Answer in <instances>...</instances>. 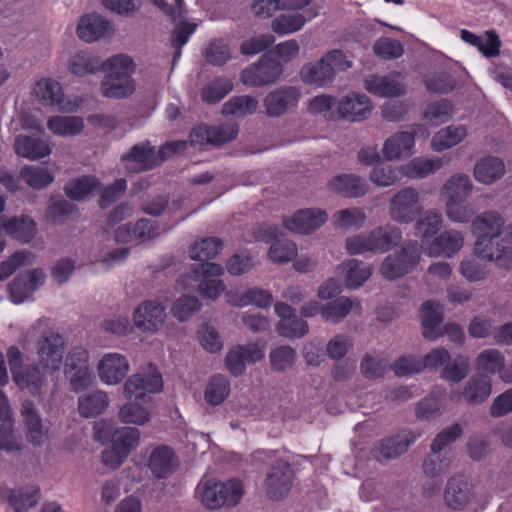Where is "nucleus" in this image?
<instances>
[{"instance_id":"nucleus-27","label":"nucleus","mask_w":512,"mask_h":512,"mask_svg":"<svg viewBox=\"0 0 512 512\" xmlns=\"http://www.w3.org/2000/svg\"><path fill=\"white\" fill-rule=\"evenodd\" d=\"M327 186L330 191L348 198L360 197L368 192L366 180L354 174L334 176L328 181Z\"/></svg>"},{"instance_id":"nucleus-24","label":"nucleus","mask_w":512,"mask_h":512,"mask_svg":"<svg viewBox=\"0 0 512 512\" xmlns=\"http://www.w3.org/2000/svg\"><path fill=\"white\" fill-rule=\"evenodd\" d=\"M492 393V380L488 375H474L464 384L460 393L452 392L451 400H458L462 397L469 405H480L484 403Z\"/></svg>"},{"instance_id":"nucleus-1","label":"nucleus","mask_w":512,"mask_h":512,"mask_svg":"<svg viewBox=\"0 0 512 512\" xmlns=\"http://www.w3.org/2000/svg\"><path fill=\"white\" fill-rule=\"evenodd\" d=\"M402 239L401 230L392 224L378 226L368 233L348 237L345 245L349 254L358 255L366 252L385 253L397 246Z\"/></svg>"},{"instance_id":"nucleus-51","label":"nucleus","mask_w":512,"mask_h":512,"mask_svg":"<svg viewBox=\"0 0 512 512\" xmlns=\"http://www.w3.org/2000/svg\"><path fill=\"white\" fill-rule=\"evenodd\" d=\"M297 360L296 350L289 345H280L269 352L270 368L274 372L283 373L292 369Z\"/></svg>"},{"instance_id":"nucleus-2","label":"nucleus","mask_w":512,"mask_h":512,"mask_svg":"<svg viewBox=\"0 0 512 512\" xmlns=\"http://www.w3.org/2000/svg\"><path fill=\"white\" fill-rule=\"evenodd\" d=\"M224 269L221 265L213 262H205L195 266L191 271L182 275L177 280V288L187 290L196 282L198 292L203 298L216 301L226 290L225 283L217 279L222 276Z\"/></svg>"},{"instance_id":"nucleus-42","label":"nucleus","mask_w":512,"mask_h":512,"mask_svg":"<svg viewBox=\"0 0 512 512\" xmlns=\"http://www.w3.org/2000/svg\"><path fill=\"white\" fill-rule=\"evenodd\" d=\"M34 93L44 105L61 107L64 102V92L61 84L51 78L40 79L35 84Z\"/></svg>"},{"instance_id":"nucleus-52","label":"nucleus","mask_w":512,"mask_h":512,"mask_svg":"<svg viewBox=\"0 0 512 512\" xmlns=\"http://www.w3.org/2000/svg\"><path fill=\"white\" fill-rule=\"evenodd\" d=\"M230 393L229 380L221 375H214L209 379L204 390L206 402L212 406L222 404Z\"/></svg>"},{"instance_id":"nucleus-50","label":"nucleus","mask_w":512,"mask_h":512,"mask_svg":"<svg viewBox=\"0 0 512 512\" xmlns=\"http://www.w3.org/2000/svg\"><path fill=\"white\" fill-rule=\"evenodd\" d=\"M47 128L57 136L71 137L83 130L84 123L80 117L57 115L48 119Z\"/></svg>"},{"instance_id":"nucleus-38","label":"nucleus","mask_w":512,"mask_h":512,"mask_svg":"<svg viewBox=\"0 0 512 512\" xmlns=\"http://www.w3.org/2000/svg\"><path fill=\"white\" fill-rule=\"evenodd\" d=\"M344 277L345 285L349 289H356L362 286L372 274L371 266L356 259L343 262L338 267Z\"/></svg>"},{"instance_id":"nucleus-28","label":"nucleus","mask_w":512,"mask_h":512,"mask_svg":"<svg viewBox=\"0 0 512 512\" xmlns=\"http://www.w3.org/2000/svg\"><path fill=\"white\" fill-rule=\"evenodd\" d=\"M504 217L495 211H485L472 220V232L477 238H498L504 228Z\"/></svg>"},{"instance_id":"nucleus-60","label":"nucleus","mask_w":512,"mask_h":512,"mask_svg":"<svg viewBox=\"0 0 512 512\" xmlns=\"http://www.w3.org/2000/svg\"><path fill=\"white\" fill-rule=\"evenodd\" d=\"M495 239L496 238H477L474 253L487 262L501 259L509 250L495 241Z\"/></svg>"},{"instance_id":"nucleus-47","label":"nucleus","mask_w":512,"mask_h":512,"mask_svg":"<svg viewBox=\"0 0 512 512\" xmlns=\"http://www.w3.org/2000/svg\"><path fill=\"white\" fill-rule=\"evenodd\" d=\"M100 70L105 72V76L133 78L136 64L129 55L117 54L101 62Z\"/></svg>"},{"instance_id":"nucleus-5","label":"nucleus","mask_w":512,"mask_h":512,"mask_svg":"<svg viewBox=\"0 0 512 512\" xmlns=\"http://www.w3.org/2000/svg\"><path fill=\"white\" fill-rule=\"evenodd\" d=\"M167 320L166 307L156 299L141 301L133 310V326L145 335L160 332Z\"/></svg>"},{"instance_id":"nucleus-61","label":"nucleus","mask_w":512,"mask_h":512,"mask_svg":"<svg viewBox=\"0 0 512 512\" xmlns=\"http://www.w3.org/2000/svg\"><path fill=\"white\" fill-rule=\"evenodd\" d=\"M450 462V451L443 452L431 449L430 454L423 462V472L428 477H437L448 470Z\"/></svg>"},{"instance_id":"nucleus-11","label":"nucleus","mask_w":512,"mask_h":512,"mask_svg":"<svg viewBox=\"0 0 512 512\" xmlns=\"http://www.w3.org/2000/svg\"><path fill=\"white\" fill-rule=\"evenodd\" d=\"M20 415L27 441L37 447L46 445L50 440V428L44 424L38 409L31 400L22 402Z\"/></svg>"},{"instance_id":"nucleus-33","label":"nucleus","mask_w":512,"mask_h":512,"mask_svg":"<svg viewBox=\"0 0 512 512\" xmlns=\"http://www.w3.org/2000/svg\"><path fill=\"white\" fill-rule=\"evenodd\" d=\"M505 174V164L502 159L487 156L476 162L473 175L477 182L491 185L500 180Z\"/></svg>"},{"instance_id":"nucleus-4","label":"nucleus","mask_w":512,"mask_h":512,"mask_svg":"<svg viewBox=\"0 0 512 512\" xmlns=\"http://www.w3.org/2000/svg\"><path fill=\"white\" fill-rule=\"evenodd\" d=\"M420 257L419 244L416 241H407L400 249L383 259L380 273L387 280L401 278L414 270Z\"/></svg>"},{"instance_id":"nucleus-30","label":"nucleus","mask_w":512,"mask_h":512,"mask_svg":"<svg viewBox=\"0 0 512 512\" xmlns=\"http://www.w3.org/2000/svg\"><path fill=\"white\" fill-rule=\"evenodd\" d=\"M361 311L362 306L358 299L342 296L323 305L321 315L326 321L336 324L341 322L349 313L358 315Z\"/></svg>"},{"instance_id":"nucleus-63","label":"nucleus","mask_w":512,"mask_h":512,"mask_svg":"<svg viewBox=\"0 0 512 512\" xmlns=\"http://www.w3.org/2000/svg\"><path fill=\"white\" fill-rule=\"evenodd\" d=\"M297 254V246L290 240H275L268 250L269 260L276 264L288 263L294 260Z\"/></svg>"},{"instance_id":"nucleus-15","label":"nucleus","mask_w":512,"mask_h":512,"mask_svg":"<svg viewBox=\"0 0 512 512\" xmlns=\"http://www.w3.org/2000/svg\"><path fill=\"white\" fill-rule=\"evenodd\" d=\"M21 437L15 431V418L7 395L0 390V449L13 452L21 449Z\"/></svg>"},{"instance_id":"nucleus-22","label":"nucleus","mask_w":512,"mask_h":512,"mask_svg":"<svg viewBox=\"0 0 512 512\" xmlns=\"http://www.w3.org/2000/svg\"><path fill=\"white\" fill-rule=\"evenodd\" d=\"M341 118L356 122L368 118L372 112V103L363 93L350 92L343 96L337 105Z\"/></svg>"},{"instance_id":"nucleus-3","label":"nucleus","mask_w":512,"mask_h":512,"mask_svg":"<svg viewBox=\"0 0 512 512\" xmlns=\"http://www.w3.org/2000/svg\"><path fill=\"white\" fill-rule=\"evenodd\" d=\"M95 439L104 444L110 442L126 455L136 449L140 443L141 432L133 427H118L112 420L102 419L94 425Z\"/></svg>"},{"instance_id":"nucleus-6","label":"nucleus","mask_w":512,"mask_h":512,"mask_svg":"<svg viewBox=\"0 0 512 512\" xmlns=\"http://www.w3.org/2000/svg\"><path fill=\"white\" fill-rule=\"evenodd\" d=\"M421 210L420 192L411 186L398 190L388 202L389 217L399 224L413 222Z\"/></svg>"},{"instance_id":"nucleus-37","label":"nucleus","mask_w":512,"mask_h":512,"mask_svg":"<svg viewBox=\"0 0 512 512\" xmlns=\"http://www.w3.org/2000/svg\"><path fill=\"white\" fill-rule=\"evenodd\" d=\"M300 77L305 84L319 88L331 85L335 79L323 56L316 62L305 64L300 71Z\"/></svg>"},{"instance_id":"nucleus-41","label":"nucleus","mask_w":512,"mask_h":512,"mask_svg":"<svg viewBox=\"0 0 512 512\" xmlns=\"http://www.w3.org/2000/svg\"><path fill=\"white\" fill-rule=\"evenodd\" d=\"M443 166L440 158L417 157L400 167L401 175L410 179H423Z\"/></svg>"},{"instance_id":"nucleus-9","label":"nucleus","mask_w":512,"mask_h":512,"mask_svg":"<svg viewBox=\"0 0 512 512\" xmlns=\"http://www.w3.org/2000/svg\"><path fill=\"white\" fill-rule=\"evenodd\" d=\"M283 73L281 63L262 56L256 63L246 67L241 73V81L251 87H262L276 82Z\"/></svg>"},{"instance_id":"nucleus-32","label":"nucleus","mask_w":512,"mask_h":512,"mask_svg":"<svg viewBox=\"0 0 512 512\" xmlns=\"http://www.w3.org/2000/svg\"><path fill=\"white\" fill-rule=\"evenodd\" d=\"M423 336L426 339L435 340L442 336L440 327L442 322V306L434 301H426L420 310Z\"/></svg>"},{"instance_id":"nucleus-26","label":"nucleus","mask_w":512,"mask_h":512,"mask_svg":"<svg viewBox=\"0 0 512 512\" xmlns=\"http://www.w3.org/2000/svg\"><path fill=\"white\" fill-rule=\"evenodd\" d=\"M147 466L155 478H167L177 470L179 459L171 447L160 445L152 449Z\"/></svg>"},{"instance_id":"nucleus-49","label":"nucleus","mask_w":512,"mask_h":512,"mask_svg":"<svg viewBox=\"0 0 512 512\" xmlns=\"http://www.w3.org/2000/svg\"><path fill=\"white\" fill-rule=\"evenodd\" d=\"M258 105V100L253 96H234L223 104L222 114L242 118L255 113Z\"/></svg>"},{"instance_id":"nucleus-19","label":"nucleus","mask_w":512,"mask_h":512,"mask_svg":"<svg viewBox=\"0 0 512 512\" xmlns=\"http://www.w3.org/2000/svg\"><path fill=\"white\" fill-rule=\"evenodd\" d=\"M125 169L130 172H140L160 165L161 158L148 142L133 146L129 153L121 158Z\"/></svg>"},{"instance_id":"nucleus-20","label":"nucleus","mask_w":512,"mask_h":512,"mask_svg":"<svg viewBox=\"0 0 512 512\" xmlns=\"http://www.w3.org/2000/svg\"><path fill=\"white\" fill-rule=\"evenodd\" d=\"M418 434L411 430H403L396 435L383 439L372 451L377 460H392L404 454L415 442Z\"/></svg>"},{"instance_id":"nucleus-54","label":"nucleus","mask_w":512,"mask_h":512,"mask_svg":"<svg viewBox=\"0 0 512 512\" xmlns=\"http://www.w3.org/2000/svg\"><path fill=\"white\" fill-rule=\"evenodd\" d=\"M459 272L469 282H480L486 279L489 269L483 259L474 253L460 262Z\"/></svg>"},{"instance_id":"nucleus-40","label":"nucleus","mask_w":512,"mask_h":512,"mask_svg":"<svg viewBox=\"0 0 512 512\" xmlns=\"http://www.w3.org/2000/svg\"><path fill=\"white\" fill-rule=\"evenodd\" d=\"M136 89L133 78L104 76L100 84L101 94L106 98L124 99L130 97Z\"/></svg>"},{"instance_id":"nucleus-59","label":"nucleus","mask_w":512,"mask_h":512,"mask_svg":"<svg viewBox=\"0 0 512 512\" xmlns=\"http://www.w3.org/2000/svg\"><path fill=\"white\" fill-rule=\"evenodd\" d=\"M222 492V482L216 480H207L199 487L201 502L209 509H217L225 505L226 498Z\"/></svg>"},{"instance_id":"nucleus-12","label":"nucleus","mask_w":512,"mask_h":512,"mask_svg":"<svg viewBox=\"0 0 512 512\" xmlns=\"http://www.w3.org/2000/svg\"><path fill=\"white\" fill-rule=\"evenodd\" d=\"M294 472L289 463L277 461L266 475L265 492L272 500H280L288 495L292 488Z\"/></svg>"},{"instance_id":"nucleus-36","label":"nucleus","mask_w":512,"mask_h":512,"mask_svg":"<svg viewBox=\"0 0 512 512\" xmlns=\"http://www.w3.org/2000/svg\"><path fill=\"white\" fill-rule=\"evenodd\" d=\"M14 151L19 157L35 161L50 155L52 149L45 140L20 135L15 139Z\"/></svg>"},{"instance_id":"nucleus-10","label":"nucleus","mask_w":512,"mask_h":512,"mask_svg":"<svg viewBox=\"0 0 512 512\" xmlns=\"http://www.w3.org/2000/svg\"><path fill=\"white\" fill-rule=\"evenodd\" d=\"M301 98L298 88L283 85L268 92L263 99V107L268 117L278 118L294 110Z\"/></svg>"},{"instance_id":"nucleus-56","label":"nucleus","mask_w":512,"mask_h":512,"mask_svg":"<svg viewBox=\"0 0 512 512\" xmlns=\"http://www.w3.org/2000/svg\"><path fill=\"white\" fill-rule=\"evenodd\" d=\"M222 246L221 240L215 237L197 240L190 248V258L197 261H207L218 255Z\"/></svg>"},{"instance_id":"nucleus-31","label":"nucleus","mask_w":512,"mask_h":512,"mask_svg":"<svg viewBox=\"0 0 512 512\" xmlns=\"http://www.w3.org/2000/svg\"><path fill=\"white\" fill-rule=\"evenodd\" d=\"M109 31L110 23L98 14L83 16L76 29L78 37L87 43L105 37Z\"/></svg>"},{"instance_id":"nucleus-13","label":"nucleus","mask_w":512,"mask_h":512,"mask_svg":"<svg viewBox=\"0 0 512 512\" xmlns=\"http://www.w3.org/2000/svg\"><path fill=\"white\" fill-rule=\"evenodd\" d=\"M480 375L498 374L505 383H512V364L507 365L504 354L496 348L482 350L474 361Z\"/></svg>"},{"instance_id":"nucleus-18","label":"nucleus","mask_w":512,"mask_h":512,"mask_svg":"<svg viewBox=\"0 0 512 512\" xmlns=\"http://www.w3.org/2000/svg\"><path fill=\"white\" fill-rule=\"evenodd\" d=\"M326 211L319 208L301 209L291 217L284 218V227L294 233L310 234L327 221Z\"/></svg>"},{"instance_id":"nucleus-23","label":"nucleus","mask_w":512,"mask_h":512,"mask_svg":"<svg viewBox=\"0 0 512 512\" xmlns=\"http://www.w3.org/2000/svg\"><path fill=\"white\" fill-rule=\"evenodd\" d=\"M54 375L53 372L41 369L38 363L37 365L27 366L20 372H14L13 380L20 389H26L32 395L40 396L48 381L52 380Z\"/></svg>"},{"instance_id":"nucleus-14","label":"nucleus","mask_w":512,"mask_h":512,"mask_svg":"<svg viewBox=\"0 0 512 512\" xmlns=\"http://www.w3.org/2000/svg\"><path fill=\"white\" fill-rule=\"evenodd\" d=\"M130 370L127 357L121 353H105L97 364L100 381L105 385L115 386L121 383Z\"/></svg>"},{"instance_id":"nucleus-43","label":"nucleus","mask_w":512,"mask_h":512,"mask_svg":"<svg viewBox=\"0 0 512 512\" xmlns=\"http://www.w3.org/2000/svg\"><path fill=\"white\" fill-rule=\"evenodd\" d=\"M442 224L443 217L436 210H427L416 220L414 228L424 248L430 238L440 231Z\"/></svg>"},{"instance_id":"nucleus-16","label":"nucleus","mask_w":512,"mask_h":512,"mask_svg":"<svg viewBox=\"0 0 512 512\" xmlns=\"http://www.w3.org/2000/svg\"><path fill=\"white\" fill-rule=\"evenodd\" d=\"M364 88L385 98L401 97L407 92L403 75L396 71L386 75H370L364 81Z\"/></svg>"},{"instance_id":"nucleus-62","label":"nucleus","mask_w":512,"mask_h":512,"mask_svg":"<svg viewBox=\"0 0 512 512\" xmlns=\"http://www.w3.org/2000/svg\"><path fill=\"white\" fill-rule=\"evenodd\" d=\"M201 309V303L195 296L183 295L176 299L171 306V314L180 322L188 321Z\"/></svg>"},{"instance_id":"nucleus-44","label":"nucleus","mask_w":512,"mask_h":512,"mask_svg":"<svg viewBox=\"0 0 512 512\" xmlns=\"http://www.w3.org/2000/svg\"><path fill=\"white\" fill-rule=\"evenodd\" d=\"M101 61L95 55L79 51L73 54L67 62L68 71L78 77L96 74L100 71Z\"/></svg>"},{"instance_id":"nucleus-57","label":"nucleus","mask_w":512,"mask_h":512,"mask_svg":"<svg viewBox=\"0 0 512 512\" xmlns=\"http://www.w3.org/2000/svg\"><path fill=\"white\" fill-rule=\"evenodd\" d=\"M424 84L428 91L446 94L457 87L455 78L446 71H435L424 77Z\"/></svg>"},{"instance_id":"nucleus-53","label":"nucleus","mask_w":512,"mask_h":512,"mask_svg":"<svg viewBox=\"0 0 512 512\" xmlns=\"http://www.w3.org/2000/svg\"><path fill=\"white\" fill-rule=\"evenodd\" d=\"M400 174V167L398 168L388 163L379 162L371 169L369 180L379 188H387L399 182Z\"/></svg>"},{"instance_id":"nucleus-39","label":"nucleus","mask_w":512,"mask_h":512,"mask_svg":"<svg viewBox=\"0 0 512 512\" xmlns=\"http://www.w3.org/2000/svg\"><path fill=\"white\" fill-rule=\"evenodd\" d=\"M468 135L466 126L449 125L437 131L431 139V149L441 152L461 143Z\"/></svg>"},{"instance_id":"nucleus-45","label":"nucleus","mask_w":512,"mask_h":512,"mask_svg":"<svg viewBox=\"0 0 512 512\" xmlns=\"http://www.w3.org/2000/svg\"><path fill=\"white\" fill-rule=\"evenodd\" d=\"M366 219L362 208L351 207L336 211L332 215V224L336 229L359 230L365 225Z\"/></svg>"},{"instance_id":"nucleus-35","label":"nucleus","mask_w":512,"mask_h":512,"mask_svg":"<svg viewBox=\"0 0 512 512\" xmlns=\"http://www.w3.org/2000/svg\"><path fill=\"white\" fill-rule=\"evenodd\" d=\"M473 182L463 173L452 175L441 187L440 195L445 201L467 200L473 190Z\"/></svg>"},{"instance_id":"nucleus-7","label":"nucleus","mask_w":512,"mask_h":512,"mask_svg":"<svg viewBox=\"0 0 512 512\" xmlns=\"http://www.w3.org/2000/svg\"><path fill=\"white\" fill-rule=\"evenodd\" d=\"M66 341L64 337L54 331L44 332L36 342V353L41 369L56 373L63 364Z\"/></svg>"},{"instance_id":"nucleus-58","label":"nucleus","mask_w":512,"mask_h":512,"mask_svg":"<svg viewBox=\"0 0 512 512\" xmlns=\"http://www.w3.org/2000/svg\"><path fill=\"white\" fill-rule=\"evenodd\" d=\"M39 489L25 488L9 492L8 502L15 512H25L39 501Z\"/></svg>"},{"instance_id":"nucleus-25","label":"nucleus","mask_w":512,"mask_h":512,"mask_svg":"<svg viewBox=\"0 0 512 512\" xmlns=\"http://www.w3.org/2000/svg\"><path fill=\"white\" fill-rule=\"evenodd\" d=\"M413 132L400 131L388 137L383 143L382 153L387 161H401L415 153Z\"/></svg>"},{"instance_id":"nucleus-17","label":"nucleus","mask_w":512,"mask_h":512,"mask_svg":"<svg viewBox=\"0 0 512 512\" xmlns=\"http://www.w3.org/2000/svg\"><path fill=\"white\" fill-rule=\"evenodd\" d=\"M464 245V235L456 229H446L436 235L425 247L430 257L451 258L458 254Z\"/></svg>"},{"instance_id":"nucleus-46","label":"nucleus","mask_w":512,"mask_h":512,"mask_svg":"<svg viewBox=\"0 0 512 512\" xmlns=\"http://www.w3.org/2000/svg\"><path fill=\"white\" fill-rule=\"evenodd\" d=\"M109 403L108 394L105 391L96 390L79 397L78 410L84 417H95L103 413Z\"/></svg>"},{"instance_id":"nucleus-21","label":"nucleus","mask_w":512,"mask_h":512,"mask_svg":"<svg viewBox=\"0 0 512 512\" xmlns=\"http://www.w3.org/2000/svg\"><path fill=\"white\" fill-rule=\"evenodd\" d=\"M472 498V485L464 475H454L447 480L443 499L449 509L462 510L470 503Z\"/></svg>"},{"instance_id":"nucleus-64","label":"nucleus","mask_w":512,"mask_h":512,"mask_svg":"<svg viewBox=\"0 0 512 512\" xmlns=\"http://www.w3.org/2000/svg\"><path fill=\"white\" fill-rule=\"evenodd\" d=\"M233 89V83L227 78H216L205 85L201 91V99L209 104L222 100Z\"/></svg>"},{"instance_id":"nucleus-55","label":"nucleus","mask_w":512,"mask_h":512,"mask_svg":"<svg viewBox=\"0 0 512 512\" xmlns=\"http://www.w3.org/2000/svg\"><path fill=\"white\" fill-rule=\"evenodd\" d=\"M454 107L451 101L440 99L429 103L424 111L423 118L433 126L447 122L453 115Z\"/></svg>"},{"instance_id":"nucleus-29","label":"nucleus","mask_w":512,"mask_h":512,"mask_svg":"<svg viewBox=\"0 0 512 512\" xmlns=\"http://www.w3.org/2000/svg\"><path fill=\"white\" fill-rule=\"evenodd\" d=\"M151 403L131 399L119 407L117 417L124 424L143 426L151 419Z\"/></svg>"},{"instance_id":"nucleus-34","label":"nucleus","mask_w":512,"mask_h":512,"mask_svg":"<svg viewBox=\"0 0 512 512\" xmlns=\"http://www.w3.org/2000/svg\"><path fill=\"white\" fill-rule=\"evenodd\" d=\"M21 243H29L36 233V224L28 216L0 218V229Z\"/></svg>"},{"instance_id":"nucleus-8","label":"nucleus","mask_w":512,"mask_h":512,"mask_svg":"<svg viewBox=\"0 0 512 512\" xmlns=\"http://www.w3.org/2000/svg\"><path fill=\"white\" fill-rule=\"evenodd\" d=\"M163 388L161 374L152 366L130 375L123 384V395L127 400L135 399L151 402L150 394Z\"/></svg>"},{"instance_id":"nucleus-48","label":"nucleus","mask_w":512,"mask_h":512,"mask_svg":"<svg viewBox=\"0 0 512 512\" xmlns=\"http://www.w3.org/2000/svg\"><path fill=\"white\" fill-rule=\"evenodd\" d=\"M316 16L311 13L308 18L302 13L281 14L271 21V30L278 35H288L302 29L306 22Z\"/></svg>"}]
</instances>
